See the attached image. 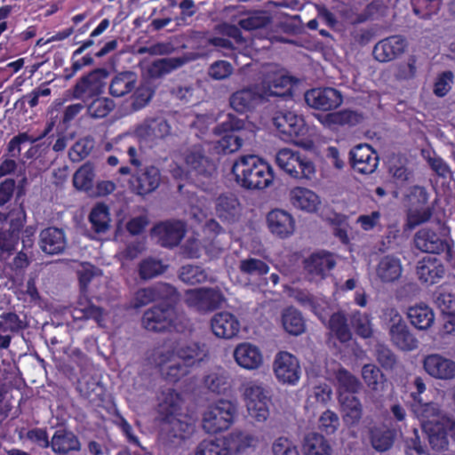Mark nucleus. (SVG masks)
<instances>
[{
  "mask_svg": "<svg viewBox=\"0 0 455 455\" xmlns=\"http://www.w3.org/2000/svg\"><path fill=\"white\" fill-rule=\"evenodd\" d=\"M235 181L246 189H263L273 181V170L255 155L240 156L232 166Z\"/></svg>",
  "mask_w": 455,
  "mask_h": 455,
  "instance_id": "f257e3e1",
  "label": "nucleus"
},
{
  "mask_svg": "<svg viewBox=\"0 0 455 455\" xmlns=\"http://www.w3.org/2000/svg\"><path fill=\"white\" fill-rule=\"evenodd\" d=\"M144 329L153 332L186 331L190 321L184 312L173 305H157L147 309L141 318Z\"/></svg>",
  "mask_w": 455,
  "mask_h": 455,
  "instance_id": "f03ea898",
  "label": "nucleus"
},
{
  "mask_svg": "<svg viewBox=\"0 0 455 455\" xmlns=\"http://www.w3.org/2000/svg\"><path fill=\"white\" fill-rule=\"evenodd\" d=\"M237 412L235 403L220 399L208 406L203 417V427L209 434L228 429Z\"/></svg>",
  "mask_w": 455,
  "mask_h": 455,
  "instance_id": "7ed1b4c3",
  "label": "nucleus"
},
{
  "mask_svg": "<svg viewBox=\"0 0 455 455\" xmlns=\"http://www.w3.org/2000/svg\"><path fill=\"white\" fill-rule=\"evenodd\" d=\"M159 436L163 443L178 446L190 438L195 432V425L186 415L173 419L158 420Z\"/></svg>",
  "mask_w": 455,
  "mask_h": 455,
  "instance_id": "20e7f679",
  "label": "nucleus"
},
{
  "mask_svg": "<svg viewBox=\"0 0 455 455\" xmlns=\"http://www.w3.org/2000/svg\"><path fill=\"white\" fill-rule=\"evenodd\" d=\"M277 165L295 179H310L315 173V165L306 156L290 148H283L276 154Z\"/></svg>",
  "mask_w": 455,
  "mask_h": 455,
  "instance_id": "39448f33",
  "label": "nucleus"
},
{
  "mask_svg": "<svg viewBox=\"0 0 455 455\" xmlns=\"http://www.w3.org/2000/svg\"><path fill=\"white\" fill-rule=\"evenodd\" d=\"M107 76L106 69L96 68L80 77L68 93L72 99L81 100L83 102L98 97L103 92L104 80Z\"/></svg>",
  "mask_w": 455,
  "mask_h": 455,
  "instance_id": "423d86ee",
  "label": "nucleus"
},
{
  "mask_svg": "<svg viewBox=\"0 0 455 455\" xmlns=\"http://www.w3.org/2000/svg\"><path fill=\"white\" fill-rule=\"evenodd\" d=\"M423 430L433 450L447 451L449 449L448 435L455 441V419L443 417L435 422L423 423Z\"/></svg>",
  "mask_w": 455,
  "mask_h": 455,
  "instance_id": "0eeeda50",
  "label": "nucleus"
},
{
  "mask_svg": "<svg viewBox=\"0 0 455 455\" xmlns=\"http://www.w3.org/2000/svg\"><path fill=\"white\" fill-rule=\"evenodd\" d=\"M185 162L189 173L199 180H210L216 175V164L200 146L193 147L187 152Z\"/></svg>",
  "mask_w": 455,
  "mask_h": 455,
  "instance_id": "6e6552de",
  "label": "nucleus"
},
{
  "mask_svg": "<svg viewBox=\"0 0 455 455\" xmlns=\"http://www.w3.org/2000/svg\"><path fill=\"white\" fill-rule=\"evenodd\" d=\"M228 119L214 128V133L226 134L218 141L217 148L223 154H231L237 151L243 145V136L235 133L242 128V121L232 115L228 116Z\"/></svg>",
  "mask_w": 455,
  "mask_h": 455,
  "instance_id": "1a4fd4ad",
  "label": "nucleus"
},
{
  "mask_svg": "<svg viewBox=\"0 0 455 455\" xmlns=\"http://www.w3.org/2000/svg\"><path fill=\"white\" fill-rule=\"evenodd\" d=\"M223 299L221 291L212 288L188 290L185 295L187 306L199 312H208L218 308Z\"/></svg>",
  "mask_w": 455,
  "mask_h": 455,
  "instance_id": "9d476101",
  "label": "nucleus"
},
{
  "mask_svg": "<svg viewBox=\"0 0 455 455\" xmlns=\"http://www.w3.org/2000/svg\"><path fill=\"white\" fill-rule=\"evenodd\" d=\"M264 100L269 97H284L291 95V77L286 76L283 71L271 69L267 71L260 84H258Z\"/></svg>",
  "mask_w": 455,
  "mask_h": 455,
  "instance_id": "9b49d317",
  "label": "nucleus"
},
{
  "mask_svg": "<svg viewBox=\"0 0 455 455\" xmlns=\"http://www.w3.org/2000/svg\"><path fill=\"white\" fill-rule=\"evenodd\" d=\"M162 177L160 170L148 165L136 170L130 180L133 192L140 196H146L154 192L161 184Z\"/></svg>",
  "mask_w": 455,
  "mask_h": 455,
  "instance_id": "f8f14e48",
  "label": "nucleus"
},
{
  "mask_svg": "<svg viewBox=\"0 0 455 455\" xmlns=\"http://www.w3.org/2000/svg\"><path fill=\"white\" fill-rule=\"evenodd\" d=\"M305 100L310 108L329 111L339 107L343 97L339 91L331 87L315 88L305 93Z\"/></svg>",
  "mask_w": 455,
  "mask_h": 455,
  "instance_id": "ddd939ff",
  "label": "nucleus"
},
{
  "mask_svg": "<svg viewBox=\"0 0 455 455\" xmlns=\"http://www.w3.org/2000/svg\"><path fill=\"white\" fill-rule=\"evenodd\" d=\"M423 368L434 379L451 380L455 379V362L440 354H430L423 359Z\"/></svg>",
  "mask_w": 455,
  "mask_h": 455,
  "instance_id": "4468645a",
  "label": "nucleus"
},
{
  "mask_svg": "<svg viewBox=\"0 0 455 455\" xmlns=\"http://www.w3.org/2000/svg\"><path fill=\"white\" fill-rule=\"evenodd\" d=\"M352 168L363 174H371L379 164L378 153L368 144H359L350 151Z\"/></svg>",
  "mask_w": 455,
  "mask_h": 455,
  "instance_id": "2eb2a0df",
  "label": "nucleus"
},
{
  "mask_svg": "<svg viewBox=\"0 0 455 455\" xmlns=\"http://www.w3.org/2000/svg\"><path fill=\"white\" fill-rule=\"evenodd\" d=\"M157 400L156 418L157 421L184 415L181 413L182 398L174 389L166 388L162 390Z\"/></svg>",
  "mask_w": 455,
  "mask_h": 455,
  "instance_id": "dca6fc26",
  "label": "nucleus"
},
{
  "mask_svg": "<svg viewBox=\"0 0 455 455\" xmlns=\"http://www.w3.org/2000/svg\"><path fill=\"white\" fill-rule=\"evenodd\" d=\"M152 232L159 244L164 247H174L185 235V225L180 220H168L155 226Z\"/></svg>",
  "mask_w": 455,
  "mask_h": 455,
  "instance_id": "f3484780",
  "label": "nucleus"
},
{
  "mask_svg": "<svg viewBox=\"0 0 455 455\" xmlns=\"http://www.w3.org/2000/svg\"><path fill=\"white\" fill-rule=\"evenodd\" d=\"M273 124L279 132L287 138L298 137L305 131L303 118L290 110L275 112L273 116Z\"/></svg>",
  "mask_w": 455,
  "mask_h": 455,
  "instance_id": "a211bd4d",
  "label": "nucleus"
},
{
  "mask_svg": "<svg viewBox=\"0 0 455 455\" xmlns=\"http://www.w3.org/2000/svg\"><path fill=\"white\" fill-rule=\"evenodd\" d=\"M274 371L280 381L293 384L299 379V361L288 352H280L274 361Z\"/></svg>",
  "mask_w": 455,
  "mask_h": 455,
  "instance_id": "6ab92c4d",
  "label": "nucleus"
},
{
  "mask_svg": "<svg viewBox=\"0 0 455 455\" xmlns=\"http://www.w3.org/2000/svg\"><path fill=\"white\" fill-rule=\"evenodd\" d=\"M406 40L401 36H392L379 41L373 47L372 54L379 62H388L403 53Z\"/></svg>",
  "mask_w": 455,
  "mask_h": 455,
  "instance_id": "aec40b11",
  "label": "nucleus"
},
{
  "mask_svg": "<svg viewBox=\"0 0 455 455\" xmlns=\"http://www.w3.org/2000/svg\"><path fill=\"white\" fill-rule=\"evenodd\" d=\"M305 270L311 281L323 280L335 267L336 261L331 253L318 252L312 254L305 262Z\"/></svg>",
  "mask_w": 455,
  "mask_h": 455,
  "instance_id": "412c9836",
  "label": "nucleus"
},
{
  "mask_svg": "<svg viewBox=\"0 0 455 455\" xmlns=\"http://www.w3.org/2000/svg\"><path fill=\"white\" fill-rule=\"evenodd\" d=\"M159 365L162 375L170 382H177L189 373L190 366L168 351L159 355Z\"/></svg>",
  "mask_w": 455,
  "mask_h": 455,
  "instance_id": "4be33fe9",
  "label": "nucleus"
},
{
  "mask_svg": "<svg viewBox=\"0 0 455 455\" xmlns=\"http://www.w3.org/2000/svg\"><path fill=\"white\" fill-rule=\"evenodd\" d=\"M258 84L234 92L229 99L231 108L238 113H245L264 100Z\"/></svg>",
  "mask_w": 455,
  "mask_h": 455,
  "instance_id": "5701e85b",
  "label": "nucleus"
},
{
  "mask_svg": "<svg viewBox=\"0 0 455 455\" xmlns=\"http://www.w3.org/2000/svg\"><path fill=\"white\" fill-rule=\"evenodd\" d=\"M39 247L48 255L62 253L67 247V238L62 229L49 227L39 234Z\"/></svg>",
  "mask_w": 455,
  "mask_h": 455,
  "instance_id": "b1692460",
  "label": "nucleus"
},
{
  "mask_svg": "<svg viewBox=\"0 0 455 455\" xmlns=\"http://www.w3.org/2000/svg\"><path fill=\"white\" fill-rule=\"evenodd\" d=\"M267 227L270 232L280 238H285L293 234L295 220L286 211L275 209L267 216Z\"/></svg>",
  "mask_w": 455,
  "mask_h": 455,
  "instance_id": "393cba45",
  "label": "nucleus"
},
{
  "mask_svg": "<svg viewBox=\"0 0 455 455\" xmlns=\"http://www.w3.org/2000/svg\"><path fill=\"white\" fill-rule=\"evenodd\" d=\"M444 273V266L435 257L427 256L417 263L416 274L423 283H436L443 277Z\"/></svg>",
  "mask_w": 455,
  "mask_h": 455,
  "instance_id": "a878e982",
  "label": "nucleus"
},
{
  "mask_svg": "<svg viewBox=\"0 0 455 455\" xmlns=\"http://www.w3.org/2000/svg\"><path fill=\"white\" fill-rule=\"evenodd\" d=\"M338 401L344 424L348 427L357 426L363 413V404L359 398L353 395L342 393Z\"/></svg>",
  "mask_w": 455,
  "mask_h": 455,
  "instance_id": "bb28decb",
  "label": "nucleus"
},
{
  "mask_svg": "<svg viewBox=\"0 0 455 455\" xmlns=\"http://www.w3.org/2000/svg\"><path fill=\"white\" fill-rule=\"evenodd\" d=\"M177 358L190 367L199 364L208 356L207 347L200 342L188 341L179 344L173 351Z\"/></svg>",
  "mask_w": 455,
  "mask_h": 455,
  "instance_id": "cd10ccee",
  "label": "nucleus"
},
{
  "mask_svg": "<svg viewBox=\"0 0 455 455\" xmlns=\"http://www.w3.org/2000/svg\"><path fill=\"white\" fill-rule=\"evenodd\" d=\"M415 247L422 252L438 254L443 252L447 243L435 231L421 228L414 235Z\"/></svg>",
  "mask_w": 455,
  "mask_h": 455,
  "instance_id": "c85d7f7f",
  "label": "nucleus"
},
{
  "mask_svg": "<svg viewBox=\"0 0 455 455\" xmlns=\"http://www.w3.org/2000/svg\"><path fill=\"white\" fill-rule=\"evenodd\" d=\"M233 356L240 367L247 370H255L262 363L259 349L248 342L238 344L233 352Z\"/></svg>",
  "mask_w": 455,
  "mask_h": 455,
  "instance_id": "c756f323",
  "label": "nucleus"
},
{
  "mask_svg": "<svg viewBox=\"0 0 455 455\" xmlns=\"http://www.w3.org/2000/svg\"><path fill=\"white\" fill-rule=\"evenodd\" d=\"M211 325L213 333L223 339L235 337L240 330L239 321L228 312L216 314L211 321Z\"/></svg>",
  "mask_w": 455,
  "mask_h": 455,
  "instance_id": "7c9ffc66",
  "label": "nucleus"
},
{
  "mask_svg": "<svg viewBox=\"0 0 455 455\" xmlns=\"http://www.w3.org/2000/svg\"><path fill=\"white\" fill-rule=\"evenodd\" d=\"M390 342L401 351H413L419 347V339L406 322L388 331Z\"/></svg>",
  "mask_w": 455,
  "mask_h": 455,
  "instance_id": "2f4dec72",
  "label": "nucleus"
},
{
  "mask_svg": "<svg viewBox=\"0 0 455 455\" xmlns=\"http://www.w3.org/2000/svg\"><path fill=\"white\" fill-rule=\"evenodd\" d=\"M375 272L382 283H394L401 277L403 266L399 258L386 255L378 262Z\"/></svg>",
  "mask_w": 455,
  "mask_h": 455,
  "instance_id": "473e14b6",
  "label": "nucleus"
},
{
  "mask_svg": "<svg viewBox=\"0 0 455 455\" xmlns=\"http://www.w3.org/2000/svg\"><path fill=\"white\" fill-rule=\"evenodd\" d=\"M406 315L411 324L419 331L430 329L435 323L433 309L422 302L409 307Z\"/></svg>",
  "mask_w": 455,
  "mask_h": 455,
  "instance_id": "72a5a7b5",
  "label": "nucleus"
},
{
  "mask_svg": "<svg viewBox=\"0 0 455 455\" xmlns=\"http://www.w3.org/2000/svg\"><path fill=\"white\" fill-rule=\"evenodd\" d=\"M170 129L169 124L164 118H148L136 128L135 132L140 138L153 140L167 136Z\"/></svg>",
  "mask_w": 455,
  "mask_h": 455,
  "instance_id": "f704fd0d",
  "label": "nucleus"
},
{
  "mask_svg": "<svg viewBox=\"0 0 455 455\" xmlns=\"http://www.w3.org/2000/svg\"><path fill=\"white\" fill-rule=\"evenodd\" d=\"M51 447L54 452L67 454L71 451H79L81 443L72 431L60 428L52 437Z\"/></svg>",
  "mask_w": 455,
  "mask_h": 455,
  "instance_id": "c9c22d12",
  "label": "nucleus"
},
{
  "mask_svg": "<svg viewBox=\"0 0 455 455\" xmlns=\"http://www.w3.org/2000/svg\"><path fill=\"white\" fill-rule=\"evenodd\" d=\"M138 76L132 71H124L116 74L109 84V93L120 98L132 92L137 85Z\"/></svg>",
  "mask_w": 455,
  "mask_h": 455,
  "instance_id": "e433bc0d",
  "label": "nucleus"
},
{
  "mask_svg": "<svg viewBox=\"0 0 455 455\" xmlns=\"http://www.w3.org/2000/svg\"><path fill=\"white\" fill-rule=\"evenodd\" d=\"M215 209L218 216L228 222L238 220L241 214V204L235 195H221L216 200Z\"/></svg>",
  "mask_w": 455,
  "mask_h": 455,
  "instance_id": "4c0bfd02",
  "label": "nucleus"
},
{
  "mask_svg": "<svg viewBox=\"0 0 455 455\" xmlns=\"http://www.w3.org/2000/svg\"><path fill=\"white\" fill-rule=\"evenodd\" d=\"M227 455H237L253 445V435L241 431H234L221 438Z\"/></svg>",
  "mask_w": 455,
  "mask_h": 455,
  "instance_id": "58836bf2",
  "label": "nucleus"
},
{
  "mask_svg": "<svg viewBox=\"0 0 455 455\" xmlns=\"http://www.w3.org/2000/svg\"><path fill=\"white\" fill-rule=\"evenodd\" d=\"M290 201L294 207L309 212L316 211L320 204L319 197L315 193L300 187L294 188L290 191Z\"/></svg>",
  "mask_w": 455,
  "mask_h": 455,
  "instance_id": "ea45409f",
  "label": "nucleus"
},
{
  "mask_svg": "<svg viewBox=\"0 0 455 455\" xmlns=\"http://www.w3.org/2000/svg\"><path fill=\"white\" fill-rule=\"evenodd\" d=\"M395 437V432L385 426H375L369 429L371 445L379 452L388 451L394 444Z\"/></svg>",
  "mask_w": 455,
  "mask_h": 455,
  "instance_id": "a19ab883",
  "label": "nucleus"
},
{
  "mask_svg": "<svg viewBox=\"0 0 455 455\" xmlns=\"http://www.w3.org/2000/svg\"><path fill=\"white\" fill-rule=\"evenodd\" d=\"M315 116L323 125L328 128L345 124L355 125L360 121V116L357 113L347 109L325 115L318 114Z\"/></svg>",
  "mask_w": 455,
  "mask_h": 455,
  "instance_id": "79ce46f5",
  "label": "nucleus"
},
{
  "mask_svg": "<svg viewBox=\"0 0 455 455\" xmlns=\"http://www.w3.org/2000/svg\"><path fill=\"white\" fill-rule=\"evenodd\" d=\"M72 315L76 320L92 319L100 324L103 321L104 309L94 305L86 298H80L72 311Z\"/></svg>",
  "mask_w": 455,
  "mask_h": 455,
  "instance_id": "37998d69",
  "label": "nucleus"
},
{
  "mask_svg": "<svg viewBox=\"0 0 455 455\" xmlns=\"http://www.w3.org/2000/svg\"><path fill=\"white\" fill-rule=\"evenodd\" d=\"M335 379L337 381V392L338 398H339L340 394H349L355 395L359 393L363 388V384L361 381L346 370L343 367H339L335 372Z\"/></svg>",
  "mask_w": 455,
  "mask_h": 455,
  "instance_id": "c03bdc74",
  "label": "nucleus"
},
{
  "mask_svg": "<svg viewBox=\"0 0 455 455\" xmlns=\"http://www.w3.org/2000/svg\"><path fill=\"white\" fill-rule=\"evenodd\" d=\"M243 398L245 404L271 402L269 390L259 381H248L243 385Z\"/></svg>",
  "mask_w": 455,
  "mask_h": 455,
  "instance_id": "a18cd8bd",
  "label": "nucleus"
},
{
  "mask_svg": "<svg viewBox=\"0 0 455 455\" xmlns=\"http://www.w3.org/2000/svg\"><path fill=\"white\" fill-rule=\"evenodd\" d=\"M109 209L104 204H97L91 211L89 221L98 234L106 233L110 228Z\"/></svg>",
  "mask_w": 455,
  "mask_h": 455,
  "instance_id": "49530a36",
  "label": "nucleus"
},
{
  "mask_svg": "<svg viewBox=\"0 0 455 455\" xmlns=\"http://www.w3.org/2000/svg\"><path fill=\"white\" fill-rule=\"evenodd\" d=\"M282 324L284 330L291 335L298 336L305 331V321L299 311L288 307L282 314Z\"/></svg>",
  "mask_w": 455,
  "mask_h": 455,
  "instance_id": "de8ad7c7",
  "label": "nucleus"
},
{
  "mask_svg": "<svg viewBox=\"0 0 455 455\" xmlns=\"http://www.w3.org/2000/svg\"><path fill=\"white\" fill-rule=\"evenodd\" d=\"M414 404L412 405V411L417 418H419L422 424L427 422H435L441 414L440 406L435 403H422L421 400H417L414 395Z\"/></svg>",
  "mask_w": 455,
  "mask_h": 455,
  "instance_id": "09e8293b",
  "label": "nucleus"
},
{
  "mask_svg": "<svg viewBox=\"0 0 455 455\" xmlns=\"http://www.w3.org/2000/svg\"><path fill=\"white\" fill-rule=\"evenodd\" d=\"M303 447L307 455H331V446L324 437L317 433L307 434Z\"/></svg>",
  "mask_w": 455,
  "mask_h": 455,
  "instance_id": "8fccbe9b",
  "label": "nucleus"
},
{
  "mask_svg": "<svg viewBox=\"0 0 455 455\" xmlns=\"http://www.w3.org/2000/svg\"><path fill=\"white\" fill-rule=\"evenodd\" d=\"M238 268L242 274L253 278L260 277L269 271V267L265 261L252 257L241 259Z\"/></svg>",
  "mask_w": 455,
  "mask_h": 455,
  "instance_id": "3c124183",
  "label": "nucleus"
},
{
  "mask_svg": "<svg viewBox=\"0 0 455 455\" xmlns=\"http://www.w3.org/2000/svg\"><path fill=\"white\" fill-rule=\"evenodd\" d=\"M204 384L210 391L217 394L225 392L229 387L228 374L223 369L209 372L204 377Z\"/></svg>",
  "mask_w": 455,
  "mask_h": 455,
  "instance_id": "603ef678",
  "label": "nucleus"
},
{
  "mask_svg": "<svg viewBox=\"0 0 455 455\" xmlns=\"http://www.w3.org/2000/svg\"><path fill=\"white\" fill-rule=\"evenodd\" d=\"M95 141L92 136L79 139L70 148L68 157L73 163H78L86 158L94 148Z\"/></svg>",
  "mask_w": 455,
  "mask_h": 455,
  "instance_id": "864d4df0",
  "label": "nucleus"
},
{
  "mask_svg": "<svg viewBox=\"0 0 455 455\" xmlns=\"http://www.w3.org/2000/svg\"><path fill=\"white\" fill-rule=\"evenodd\" d=\"M328 326L341 342H346L350 339L351 332L344 313L337 312L332 314L329 320Z\"/></svg>",
  "mask_w": 455,
  "mask_h": 455,
  "instance_id": "5fc2aeb1",
  "label": "nucleus"
},
{
  "mask_svg": "<svg viewBox=\"0 0 455 455\" xmlns=\"http://www.w3.org/2000/svg\"><path fill=\"white\" fill-rule=\"evenodd\" d=\"M185 60L181 58H164L155 60L149 68V73L154 77H161L181 67Z\"/></svg>",
  "mask_w": 455,
  "mask_h": 455,
  "instance_id": "6e6d98bb",
  "label": "nucleus"
},
{
  "mask_svg": "<svg viewBox=\"0 0 455 455\" xmlns=\"http://www.w3.org/2000/svg\"><path fill=\"white\" fill-rule=\"evenodd\" d=\"M90 104L87 105V114L92 118H103L107 116L115 108L114 101L106 97H95Z\"/></svg>",
  "mask_w": 455,
  "mask_h": 455,
  "instance_id": "4d7b16f0",
  "label": "nucleus"
},
{
  "mask_svg": "<svg viewBox=\"0 0 455 455\" xmlns=\"http://www.w3.org/2000/svg\"><path fill=\"white\" fill-rule=\"evenodd\" d=\"M362 378L369 388L373 391L379 390L385 377L379 367L375 364L367 363L362 368Z\"/></svg>",
  "mask_w": 455,
  "mask_h": 455,
  "instance_id": "13d9d810",
  "label": "nucleus"
},
{
  "mask_svg": "<svg viewBox=\"0 0 455 455\" xmlns=\"http://www.w3.org/2000/svg\"><path fill=\"white\" fill-rule=\"evenodd\" d=\"M94 176L92 164L86 163L75 172L73 176L74 186L78 189L89 190L92 188Z\"/></svg>",
  "mask_w": 455,
  "mask_h": 455,
  "instance_id": "bf43d9fd",
  "label": "nucleus"
},
{
  "mask_svg": "<svg viewBox=\"0 0 455 455\" xmlns=\"http://www.w3.org/2000/svg\"><path fill=\"white\" fill-rule=\"evenodd\" d=\"M180 278L187 283L197 284L208 280V272L199 266L186 265L180 270Z\"/></svg>",
  "mask_w": 455,
  "mask_h": 455,
  "instance_id": "052dcab7",
  "label": "nucleus"
},
{
  "mask_svg": "<svg viewBox=\"0 0 455 455\" xmlns=\"http://www.w3.org/2000/svg\"><path fill=\"white\" fill-rule=\"evenodd\" d=\"M350 322L359 336L364 339L371 337L373 331L370 315L355 311L350 316Z\"/></svg>",
  "mask_w": 455,
  "mask_h": 455,
  "instance_id": "680f3d73",
  "label": "nucleus"
},
{
  "mask_svg": "<svg viewBox=\"0 0 455 455\" xmlns=\"http://www.w3.org/2000/svg\"><path fill=\"white\" fill-rule=\"evenodd\" d=\"M195 455H227V451L221 438H207L197 444Z\"/></svg>",
  "mask_w": 455,
  "mask_h": 455,
  "instance_id": "e2e57ef3",
  "label": "nucleus"
},
{
  "mask_svg": "<svg viewBox=\"0 0 455 455\" xmlns=\"http://www.w3.org/2000/svg\"><path fill=\"white\" fill-rule=\"evenodd\" d=\"M433 215V208H410L407 212L405 228L407 229H413L417 226L427 222Z\"/></svg>",
  "mask_w": 455,
  "mask_h": 455,
  "instance_id": "0e129e2a",
  "label": "nucleus"
},
{
  "mask_svg": "<svg viewBox=\"0 0 455 455\" xmlns=\"http://www.w3.org/2000/svg\"><path fill=\"white\" fill-rule=\"evenodd\" d=\"M271 20L265 12L255 11L249 13L245 19L239 20L238 25L245 30H254L265 28Z\"/></svg>",
  "mask_w": 455,
  "mask_h": 455,
  "instance_id": "69168bd1",
  "label": "nucleus"
},
{
  "mask_svg": "<svg viewBox=\"0 0 455 455\" xmlns=\"http://www.w3.org/2000/svg\"><path fill=\"white\" fill-rule=\"evenodd\" d=\"M164 271V266L161 260L148 258L140 264L139 272L142 279H151Z\"/></svg>",
  "mask_w": 455,
  "mask_h": 455,
  "instance_id": "338daca9",
  "label": "nucleus"
},
{
  "mask_svg": "<svg viewBox=\"0 0 455 455\" xmlns=\"http://www.w3.org/2000/svg\"><path fill=\"white\" fill-rule=\"evenodd\" d=\"M374 353L376 360L384 369L392 370L396 365V355L387 345L377 344Z\"/></svg>",
  "mask_w": 455,
  "mask_h": 455,
  "instance_id": "774afa93",
  "label": "nucleus"
}]
</instances>
